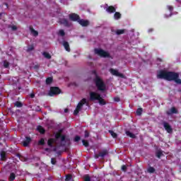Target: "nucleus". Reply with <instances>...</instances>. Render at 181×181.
Instances as JSON below:
<instances>
[{
    "mask_svg": "<svg viewBox=\"0 0 181 181\" xmlns=\"http://www.w3.org/2000/svg\"><path fill=\"white\" fill-rule=\"evenodd\" d=\"M100 157H101L100 153L98 154H95V159H98Z\"/></svg>",
    "mask_w": 181,
    "mask_h": 181,
    "instance_id": "obj_50",
    "label": "nucleus"
},
{
    "mask_svg": "<svg viewBox=\"0 0 181 181\" xmlns=\"http://www.w3.org/2000/svg\"><path fill=\"white\" fill-rule=\"evenodd\" d=\"M122 170H123V172H127V165H123L122 166Z\"/></svg>",
    "mask_w": 181,
    "mask_h": 181,
    "instance_id": "obj_48",
    "label": "nucleus"
},
{
    "mask_svg": "<svg viewBox=\"0 0 181 181\" xmlns=\"http://www.w3.org/2000/svg\"><path fill=\"white\" fill-rule=\"evenodd\" d=\"M114 18L116 21H118V19H121V13L115 12V14H114Z\"/></svg>",
    "mask_w": 181,
    "mask_h": 181,
    "instance_id": "obj_23",
    "label": "nucleus"
},
{
    "mask_svg": "<svg viewBox=\"0 0 181 181\" xmlns=\"http://www.w3.org/2000/svg\"><path fill=\"white\" fill-rule=\"evenodd\" d=\"M36 68H37V66H35V69H36Z\"/></svg>",
    "mask_w": 181,
    "mask_h": 181,
    "instance_id": "obj_57",
    "label": "nucleus"
},
{
    "mask_svg": "<svg viewBox=\"0 0 181 181\" xmlns=\"http://www.w3.org/2000/svg\"><path fill=\"white\" fill-rule=\"evenodd\" d=\"M15 107H17L18 108H21L22 107H23V104L21 103V102L19 101H16L14 104Z\"/></svg>",
    "mask_w": 181,
    "mask_h": 181,
    "instance_id": "obj_29",
    "label": "nucleus"
},
{
    "mask_svg": "<svg viewBox=\"0 0 181 181\" xmlns=\"http://www.w3.org/2000/svg\"><path fill=\"white\" fill-rule=\"evenodd\" d=\"M82 143H83V146H85L86 148H87L90 146V143H88V141H87V140L83 139Z\"/></svg>",
    "mask_w": 181,
    "mask_h": 181,
    "instance_id": "obj_31",
    "label": "nucleus"
},
{
    "mask_svg": "<svg viewBox=\"0 0 181 181\" xmlns=\"http://www.w3.org/2000/svg\"><path fill=\"white\" fill-rule=\"evenodd\" d=\"M16 177V175H15V173H11L10 176L8 177V180L13 181V180H15Z\"/></svg>",
    "mask_w": 181,
    "mask_h": 181,
    "instance_id": "obj_24",
    "label": "nucleus"
},
{
    "mask_svg": "<svg viewBox=\"0 0 181 181\" xmlns=\"http://www.w3.org/2000/svg\"><path fill=\"white\" fill-rule=\"evenodd\" d=\"M100 158H104L105 156H107L108 155V150H103L101 152L99 153Z\"/></svg>",
    "mask_w": 181,
    "mask_h": 181,
    "instance_id": "obj_18",
    "label": "nucleus"
},
{
    "mask_svg": "<svg viewBox=\"0 0 181 181\" xmlns=\"http://www.w3.org/2000/svg\"><path fill=\"white\" fill-rule=\"evenodd\" d=\"M109 134H110L111 136H112V138H118V134H117V133L114 132V131L112 130H109L108 131Z\"/></svg>",
    "mask_w": 181,
    "mask_h": 181,
    "instance_id": "obj_25",
    "label": "nucleus"
},
{
    "mask_svg": "<svg viewBox=\"0 0 181 181\" xmlns=\"http://www.w3.org/2000/svg\"><path fill=\"white\" fill-rule=\"evenodd\" d=\"M125 31L124 30H117L116 31L117 35H123Z\"/></svg>",
    "mask_w": 181,
    "mask_h": 181,
    "instance_id": "obj_41",
    "label": "nucleus"
},
{
    "mask_svg": "<svg viewBox=\"0 0 181 181\" xmlns=\"http://www.w3.org/2000/svg\"><path fill=\"white\" fill-rule=\"evenodd\" d=\"M37 129L38 132H40V134H44L46 132V130L42 126H38L37 127Z\"/></svg>",
    "mask_w": 181,
    "mask_h": 181,
    "instance_id": "obj_16",
    "label": "nucleus"
},
{
    "mask_svg": "<svg viewBox=\"0 0 181 181\" xmlns=\"http://www.w3.org/2000/svg\"><path fill=\"white\" fill-rule=\"evenodd\" d=\"M53 144H54V139H49L47 141V145L49 148L53 147Z\"/></svg>",
    "mask_w": 181,
    "mask_h": 181,
    "instance_id": "obj_20",
    "label": "nucleus"
},
{
    "mask_svg": "<svg viewBox=\"0 0 181 181\" xmlns=\"http://www.w3.org/2000/svg\"><path fill=\"white\" fill-rule=\"evenodd\" d=\"M178 111L176 110V107H173L171 109L166 112L167 115H172L173 114H178Z\"/></svg>",
    "mask_w": 181,
    "mask_h": 181,
    "instance_id": "obj_12",
    "label": "nucleus"
},
{
    "mask_svg": "<svg viewBox=\"0 0 181 181\" xmlns=\"http://www.w3.org/2000/svg\"><path fill=\"white\" fill-rule=\"evenodd\" d=\"M71 179H73V176H71V175H67L66 176L65 180L66 181H69V180H71Z\"/></svg>",
    "mask_w": 181,
    "mask_h": 181,
    "instance_id": "obj_37",
    "label": "nucleus"
},
{
    "mask_svg": "<svg viewBox=\"0 0 181 181\" xmlns=\"http://www.w3.org/2000/svg\"><path fill=\"white\" fill-rule=\"evenodd\" d=\"M156 156L158 158V159H160V157L163 156V153H162L160 151H158L156 153Z\"/></svg>",
    "mask_w": 181,
    "mask_h": 181,
    "instance_id": "obj_32",
    "label": "nucleus"
},
{
    "mask_svg": "<svg viewBox=\"0 0 181 181\" xmlns=\"http://www.w3.org/2000/svg\"><path fill=\"white\" fill-rule=\"evenodd\" d=\"M60 138H61V142H64L66 141V136L62 135Z\"/></svg>",
    "mask_w": 181,
    "mask_h": 181,
    "instance_id": "obj_47",
    "label": "nucleus"
},
{
    "mask_svg": "<svg viewBox=\"0 0 181 181\" xmlns=\"http://www.w3.org/2000/svg\"><path fill=\"white\" fill-rule=\"evenodd\" d=\"M36 68H37V66H35V69H36Z\"/></svg>",
    "mask_w": 181,
    "mask_h": 181,
    "instance_id": "obj_56",
    "label": "nucleus"
},
{
    "mask_svg": "<svg viewBox=\"0 0 181 181\" xmlns=\"http://www.w3.org/2000/svg\"><path fill=\"white\" fill-rule=\"evenodd\" d=\"M142 111H144L142 107L138 108L137 110H136L137 115H142Z\"/></svg>",
    "mask_w": 181,
    "mask_h": 181,
    "instance_id": "obj_36",
    "label": "nucleus"
},
{
    "mask_svg": "<svg viewBox=\"0 0 181 181\" xmlns=\"http://www.w3.org/2000/svg\"><path fill=\"white\" fill-rule=\"evenodd\" d=\"M42 55L44 56V57H45V59H52V55H50L49 52H44L42 53Z\"/></svg>",
    "mask_w": 181,
    "mask_h": 181,
    "instance_id": "obj_26",
    "label": "nucleus"
},
{
    "mask_svg": "<svg viewBox=\"0 0 181 181\" xmlns=\"http://www.w3.org/2000/svg\"><path fill=\"white\" fill-rule=\"evenodd\" d=\"M167 8H168V11H170V12H171V13L173 12V6H168Z\"/></svg>",
    "mask_w": 181,
    "mask_h": 181,
    "instance_id": "obj_46",
    "label": "nucleus"
},
{
    "mask_svg": "<svg viewBox=\"0 0 181 181\" xmlns=\"http://www.w3.org/2000/svg\"><path fill=\"white\" fill-rule=\"evenodd\" d=\"M30 30L33 36L36 37L39 35V33L37 30H34L33 27H30Z\"/></svg>",
    "mask_w": 181,
    "mask_h": 181,
    "instance_id": "obj_17",
    "label": "nucleus"
},
{
    "mask_svg": "<svg viewBox=\"0 0 181 181\" xmlns=\"http://www.w3.org/2000/svg\"><path fill=\"white\" fill-rule=\"evenodd\" d=\"M38 145H40L41 146H45V139L42 138L40 140H39Z\"/></svg>",
    "mask_w": 181,
    "mask_h": 181,
    "instance_id": "obj_33",
    "label": "nucleus"
},
{
    "mask_svg": "<svg viewBox=\"0 0 181 181\" xmlns=\"http://www.w3.org/2000/svg\"><path fill=\"white\" fill-rule=\"evenodd\" d=\"M6 6H8V4H6Z\"/></svg>",
    "mask_w": 181,
    "mask_h": 181,
    "instance_id": "obj_58",
    "label": "nucleus"
},
{
    "mask_svg": "<svg viewBox=\"0 0 181 181\" xmlns=\"http://www.w3.org/2000/svg\"><path fill=\"white\" fill-rule=\"evenodd\" d=\"M30 98H35V93H30Z\"/></svg>",
    "mask_w": 181,
    "mask_h": 181,
    "instance_id": "obj_51",
    "label": "nucleus"
},
{
    "mask_svg": "<svg viewBox=\"0 0 181 181\" xmlns=\"http://www.w3.org/2000/svg\"><path fill=\"white\" fill-rule=\"evenodd\" d=\"M64 112H69V109L67 108L64 109Z\"/></svg>",
    "mask_w": 181,
    "mask_h": 181,
    "instance_id": "obj_53",
    "label": "nucleus"
},
{
    "mask_svg": "<svg viewBox=\"0 0 181 181\" xmlns=\"http://www.w3.org/2000/svg\"><path fill=\"white\" fill-rule=\"evenodd\" d=\"M62 45H63V46H64V49L66 52H70L71 51L70 45L69 44V42L64 41Z\"/></svg>",
    "mask_w": 181,
    "mask_h": 181,
    "instance_id": "obj_15",
    "label": "nucleus"
},
{
    "mask_svg": "<svg viewBox=\"0 0 181 181\" xmlns=\"http://www.w3.org/2000/svg\"><path fill=\"white\" fill-rule=\"evenodd\" d=\"M62 93V90L59 88V87L52 86L50 88L49 92L48 93L50 97H53V95H57Z\"/></svg>",
    "mask_w": 181,
    "mask_h": 181,
    "instance_id": "obj_4",
    "label": "nucleus"
},
{
    "mask_svg": "<svg viewBox=\"0 0 181 181\" xmlns=\"http://www.w3.org/2000/svg\"><path fill=\"white\" fill-rule=\"evenodd\" d=\"M45 83L47 85L51 84L53 83V78L52 77H48L45 80Z\"/></svg>",
    "mask_w": 181,
    "mask_h": 181,
    "instance_id": "obj_27",
    "label": "nucleus"
},
{
    "mask_svg": "<svg viewBox=\"0 0 181 181\" xmlns=\"http://www.w3.org/2000/svg\"><path fill=\"white\" fill-rule=\"evenodd\" d=\"M87 103V99L86 98H83L77 105L76 108H78V110H81L83 107V105L84 104H86Z\"/></svg>",
    "mask_w": 181,
    "mask_h": 181,
    "instance_id": "obj_11",
    "label": "nucleus"
},
{
    "mask_svg": "<svg viewBox=\"0 0 181 181\" xmlns=\"http://www.w3.org/2000/svg\"><path fill=\"white\" fill-rule=\"evenodd\" d=\"M51 163L52 165H56V163H57V160H56V158H51Z\"/></svg>",
    "mask_w": 181,
    "mask_h": 181,
    "instance_id": "obj_40",
    "label": "nucleus"
},
{
    "mask_svg": "<svg viewBox=\"0 0 181 181\" xmlns=\"http://www.w3.org/2000/svg\"><path fill=\"white\" fill-rule=\"evenodd\" d=\"M81 111L80 109H78L77 107L76 110L74 111V115H78V113Z\"/></svg>",
    "mask_w": 181,
    "mask_h": 181,
    "instance_id": "obj_39",
    "label": "nucleus"
},
{
    "mask_svg": "<svg viewBox=\"0 0 181 181\" xmlns=\"http://www.w3.org/2000/svg\"><path fill=\"white\" fill-rule=\"evenodd\" d=\"M4 69H8L9 68V62L6 60L4 61Z\"/></svg>",
    "mask_w": 181,
    "mask_h": 181,
    "instance_id": "obj_34",
    "label": "nucleus"
},
{
    "mask_svg": "<svg viewBox=\"0 0 181 181\" xmlns=\"http://www.w3.org/2000/svg\"><path fill=\"white\" fill-rule=\"evenodd\" d=\"M93 74L95 75V78H94V83L99 91H105L106 90V86L105 83H104V81L98 76V74H97V71H93Z\"/></svg>",
    "mask_w": 181,
    "mask_h": 181,
    "instance_id": "obj_2",
    "label": "nucleus"
},
{
    "mask_svg": "<svg viewBox=\"0 0 181 181\" xmlns=\"http://www.w3.org/2000/svg\"><path fill=\"white\" fill-rule=\"evenodd\" d=\"M153 30V29H150L148 30V32H152Z\"/></svg>",
    "mask_w": 181,
    "mask_h": 181,
    "instance_id": "obj_55",
    "label": "nucleus"
},
{
    "mask_svg": "<svg viewBox=\"0 0 181 181\" xmlns=\"http://www.w3.org/2000/svg\"><path fill=\"white\" fill-rule=\"evenodd\" d=\"M89 95L90 101H98V100H100V97H101V95L96 92H90Z\"/></svg>",
    "mask_w": 181,
    "mask_h": 181,
    "instance_id": "obj_5",
    "label": "nucleus"
},
{
    "mask_svg": "<svg viewBox=\"0 0 181 181\" xmlns=\"http://www.w3.org/2000/svg\"><path fill=\"white\" fill-rule=\"evenodd\" d=\"M114 101H115L116 103H119V101H121V99L118 97H116L114 98Z\"/></svg>",
    "mask_w": 181,
    "mask_h": 181,
    "instance_id": "obj_49",
    "label": "nucleus"
},
{
    "mask_svg": "<svg viewBox=\"0 0 181 181\" xmlns=\"http://www.w3.org/2000/svg\"><path fill=\"white\" fill-rule=\"evenodd\" d=\"M147 170L148 173H155V168L153 167H149Z\"/></svg>",
    "mask_w": 181,
    "mask_h": 181,
    "instance_id": "obj_35",
    "label": "nucleus"
},
{
    "mask_svg": "<svg viewBox=\"0 0 181 181\" xmlns=\"http://www.w3.org/2000/svg\"><path fill=\"white\" fill-rule=\"evenodd\" d=\"M95 54H98V56H100V57H104L105 59L111 58V54H110L108 52H106L105 50L102 49L95 48Z\"/></svg>",
    "mask_w": 181,
    "mask_h": 181,
    "instance_id": "obj_3",
    "label": "nucleus"
},
{
    "mask_svg": "<svg viewBox=\"0 0 181 181\" xmlns=\"http://www.w3.org/2000/svg\"><path fill=\"white\" fill-rule=\"evenodd\" d=\"M33 50H35V47L33 46V45H30L28 46L26 52H28V53H29L30 52H32Z\"/></svg>",
    "mask_w": 181,
    "mask_h": 181,
    "instance_id": "obj_28",
    "label": "nucleus"
},
{
    "mask_svg": "<svg viewBox=\"0 0 181 181\" xmlns=\"http://www.w3.org/2000/svg\"><path fill=\"white\" fill-rule=\"evenodd\" d=\"M84 181H91V177H90V175H85Z\"/></svg>",
    "mask_w": 181,
    "mask_h": 181,
    "instance_id": "obj_38",
    "label": "nucleus"
},
{
    "mask_svg": "<svg viewBox=\"0 0 181 181\" xmlns=\"http://www.w3.org/2000/svg\"><path fill=\"white\" fill-rule=\"evenodd\" d=\"M157 78L167 80V81H175L176 84L181 86V79L179 78V73L177 72L161 70L158 73Z\"/></svg>",
    "mask_w": 181,
    "mask_h": 181,
    "instance_id": "obj_1",
    "label": "nucleus"
},
{
    "mask_svg": "<svg viewBox=\"0 0 181 181\" xmlns=\"http://www.w3.org/2000/svg\"><path fill=\"white\" fill-rule=\"evenodd\" d=\"M110 73L113 76H116V77H121V78H124V74L119 73L117 69H110Z\"/></svg>",
    "mask_w": 181,
    "mask_h": 181,
    "instance_id": "obj_9",
    "label": "nucleus"
},
{
    "mask_svg": "<svg viewBox=\"0 0 181 181\" xmlns=\"http://www.w3.org/2000/svg\"><path fill=\"white\" fill-rule=\"evenodd\" d=\"M163 127L168 134H172L173 132V129H172V127L170 124H169V123L164 122Z\"/></svg>",
    "mask_w": 181,
    "mask_h": 181,
    "instance_id": "obj_10",
    "label": "nucleus"
},
{
    "mask_svg": "<svg viewBox=\"0 0 181 181\" xmlns=\"http://www.w3.org/2000/svg\"><path fill=\"white\" fill-rule=\"evenodd\" d=\"M84 136L85 138H88V136H90V133L88 132V131L87 130L85 131Z\"/></svg>",
    "mask_w": 181,
    "mask_h": 181,
    "instance_id": "obj_45",
    "label": "nucleus"
},
{
    "mask_svg": "<svg viewBox=\"0 0 181 181\" xmlns=\"http://www.w3.org/2000/svg\"><path fill=\"white\" fill-rule=\"evenodd\" d=\"M59 23L61 25H64L66 28H70V26H71V23H70L69 20L66 18H60Z\"/></svg>",
    "mask_w": 181,
    "mask_h": 181,
    "instance_id": "obj_7",
    "label": "nucleus"
},
{
    "mask_svg": "<svg viewBox=\"0 0 181 181\" xmlns=\"http://www.w3.org/2000/svg\"><path fill=\"white\" fill-rule=\"evenodd\" d=\"M32 142V139L29 136H25V141L23 142V146H29V144Z\"/></svg>",
    "mask_w": 181,
    "mask_h": 181,
    "instance_id": "obj_13",
    "label": "nucleus"
},
{
    "mask_svg": "<svg viewBox=\"0 0 181 181\" xmlns=\"http://www.w3.org/2000/svg\"><path fill=\"white\" fill-rule=\"evenodd\" d=\"M78 23L83 26V28H87V26L90 25V21L88 20L79 19Z\"/></svg>",
    "mask_w": 181,
    "mask_h": 181,
    "instance_id": "obj_8",
    "label": "nucleus"
},
{
    "mask_svg": "<svg viewBox=\"0 0 181 181\" xmlns=\"http://www.w3.org/2000/svg\"><path fill=\"white\" fill-rule=\"evenodd\" d=\"M8 28H11V30H18V27H16V25H9Z\"/></svg>",
    "mask_w": 181,
    "mask_h": 181,
    "instance_id": "obj_43",
    "label": "nucleus"
},
{
    "mask_svg": "<svg viewBox=\"0 0 181 181\" xmlns=\"http://www.w3.org/2000/svg\"><path fill=\"white\" fill-rule=\"evenodd\" d=\"M16 156L17 158H22V156L20 153H18Z\"/></svg>",
    "mask_w": 181,
    "mask_h": 181,
    "instance_id": "obj_52",
    "label": "nucleus"
},
{
    "mask_svg": "<svg viewBox=\"0 0 181 181\" xmlns=\"http://www.w3.org/2000/svg\"><path fill=\"white\" fill-rule=\"evenodd\" d=\"M98 101H99L100 105H105V104H107L105 100L103 98H101V96H100V98L98 99Z\"/></svg>",
    "mask_w": 181,
    "mask_h": 181,
    "instance_id": "obj_22",
    "label": "nucleus"
},
{
    "mask_svg": "<svg viewBox=\"0 0 181 181\" xmlns=\"http://www.w3.org/2000/svg\"><path fill=\"white\" fill-rule=\"evenodd\" d=\"M59 36H62V37L66 36V33L64 32V30H59L58 33Z\"/></svg>",
    "mask_w": 181,
    "mask_h": 181,
    "instance_id": "obj_30",
    "label": "nucleus"
},
{
    "mask_svg": "<svg viewBox=\"0 0 181 181\" xmlns=\"http://www.w3.org/2000/svg\"><path fill=\"white\" fill-rule=\"evenodd\" d=\"M80 139H81V137H80V136H76L74 139V142H78V141H80Z\"/></svg>",
    "mask_w": 181,
    "mask_h": 181,
    "instance_id": "obj_42",
    "label": "nucleus"
},
{
    "mask_svg": "<svg viewBox=\"0 0 181 181\" xmlns=\"http://www.w3.org/2000/svg\"><path fill=\"white\" fill-rule=\"evenodd\" d=\"M106 11L108 12V13H114L117 11L115 9V7L114 6H110L107 8Z\"/></svg>",
    "mask_w": 181,
    "mask_h": 181,
    "instance_id": "obj_14",
    "label": "nucleus"
},
{
    "mask_svg": "<svg viewBox=\"0 0 181 181\" xmlns=\"http://www.w3.org/2000/svg\"><path fill=\"white\" fill-rule=\"evenodd\" d=\"M61 136H62V134H60V133H57L55 134L56 139H60Z\"/></svg>",
    "mask_w": 181,
    "mask_h": 181,
    "instance_id": "obj_44",
    "label": "nucleus"
},
{
    "mask_svg": "<svg viewBox=\"0 0 181 181\" xmlns=\"http://www.w3.org/2000/svg\"><path fill=\"white\" fill-rule=\"evenodd\" d=\"M69 19L73 22H78L80 21V16L76 13H72L69 14Z\"/></svg>",
    "mask_w": 181,
    "mask_h": 181,
    "instance_id": "obj_6",
    "label": "nucleus"
},
{
    "mask_svg": "<svg viewBox=\"0 0 181 181\" xmlns=\"http://www.w3.org/2000/svg\"><path fill=\"white\" fill-rule=\"evenodd\" d=\"M1 160H6V152L1 151L0 153Z\"/></svg>",
    "mask_w": 181,
    "mask_h": 181,
    "instance_id": "obj_19",
    "label": "nucleus"
},
{
    "mask_svg": "<svg viewBox=\"0 0 181 181\" xmlns=\"http://www.w3.org/2000/svg\"><path fill=\"white\" fill-rule=\"evenodd\" d=\"M126 135L127 136H129V138H133V139L136 138V136H135V134H134L132 132L129 131H126Z\"/></svg>",
    "mask_w": 181,
    "mask_h": 181,
    "instance_id": "obj_21",
    "label": "nucleus"
},
{
    "mask_svg": "<svg viewBox=\"0 0 181 181\" xmlns=\"http://www.w3.org/2000/svg\"><path fill=\"white\" fill-rule=\"evenodd\" d=\"M157 60H158L159 62H162V59L160 58H158Z\"/></svg>",
    "mask_w": 181,
    "mask_h": 181,
    "instance_id": "obj_54",
    "label": "nucleus"
}]
</instances>
